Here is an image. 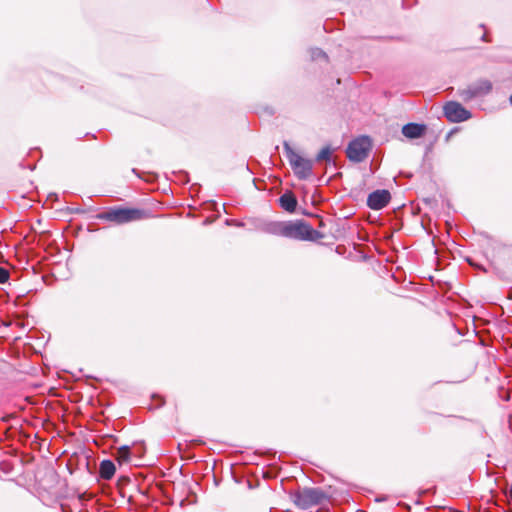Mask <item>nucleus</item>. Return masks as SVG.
Listing matches in <instances>:
<instances>
[{"label": "nucleus", "instance_id": "obj_19", "mask_svg": "<svg viewBox=\"0 0 512 512\" xmlns=\"http://www.w3.org/2000/svg\"><path fill=\"white\" fill-rule=\"evenodd\" d=\"M510 104L512 105V95L509 98Z\"/></svg>", "mask_w": 512, "mask_h": 512}, {"label": "nucleus", "instance_id": "obj_16", "mask_svg": "<svg viewBox=\"0 0 512 512\" xmlns=\"http://www.w3.org/2000/svg\"><path fill=\"white\" fill-rule=\"evenodd\" d=\"M9 271L3 267H0V284H4L9 280Z\"/></svg>", "mask_w": 512, "mask_h": 512}, {"label": "nucleus", "instance_id": "obj_14", "mask_svg": "<svg viewBox=\"0 0 512 512\" xmlns=\"http://www.w3.org/2000/svg\"><path fill=\"white\" fill-rule=\"evenodd\" d=\"M332 152H333V150L331 149L330 146L323 147L319 151V153L316 155L315 161H317V162H321V161L330 162L331 161V157H332Z\"/></svg>", "mask_w": 512, "mask_h": 512}, {"label": "nucleus", "instance_id": "obj_6", "mask_svg": "<svg viewBox=\"0 0 512 512\" xmlns=\"http://www.w3.org/2000/svg\"><path fill=\"white\" fill-rule=\"evenodd\" d=\"M492 88L493 85L491 81L487 79H479L468 85L466 88L459 89L458 95L463 101L469 102L471 100L487 96L492 91Z\"/></svg>", "mask_w": 512, "mask_h": 512}, {"label": "nucleus", "instance_id": "obj_2", "mask_svg": "<svg viewBox=\"0 0 512 512\" xmlns=\"http://www.w3.org/2000/svg\"><path fill=\"white\" fill-rule=\"evenodd\" d=\"M284 151L286 158L299 180H307L313 175V161L300 156L296 153L288 142H284Z\"/></svg>", "mask_w": 512, "mask_h": 512}, {"label": "nucleus", "instance_id": "obj_8", "mask_svg": "<svg viewBox=\"0 0 512 512\" xmlns=\"http://www.w3.org/2000/svg\"><path fill=\"white\" fill-rule=\"evenodd\" d=\"M390 199L388 190H376L368 195L367 205L372 210H380L389 203Z\"/></svg>", "mask_w": 512, "mask_h": 512}, {"label": "nucleus", "instance_id": "obj_12", "mask_svg": "<svg viewBox=\"0 0 512 512\" xmlns=\"http://www.w3.org/2000/svg\"><path fill=\"white\" fill-rule=\"evenodd\" d=\"M279 202L281 207L287 212H294L297 206V200L291 192L281 195Z\"/></svg>", "mask_w": 512, "mask_h": 512}, {"label": "nucleus", "instance_id": "obj_1", "mask_svg": "<svg viewBox=\"0 0 512 512\" xmlns=\"http://www.w3.org/2000/svg\"><path fill=\"white\" fill-rule=\"evenodd\" d=\"M146 216L147 213L142 209L116 207L99 213L97 218L116 224H125L144 219Z\"/></svg>", "mask_w": 512, "mask_h": 512}, {"label": "nucleus", "instance_id": "obj_11", "mask_svg": "<svg viewBox=\"0 0 512 512\" xmlns=\"http://www.w3.org/2000/svg\"><path fill=\"white\" fill-rule=\"evenodd\" d=\"M116 468L111 460H103L100 463L99 475L104 480H110L115 474Z\"/></svg>", "mask_w": 512, "mask_h": 512}, {"label": "nucleus", "instance_id": "obj_15", "mask_svg": "<svg viewBox=\"0 0 512 512\" xmlns=\"http://www.w3.org/2000/svg\"><path fill=\"white\" fill-rule=\"evenodd\" d=\"M311 58L313 60H317L320 58L327 59V55L323 50H321L319 48H314L311 50Z\"/></svg>", "mask_w": 512, "mask_h": 512}, {"label": "nucleus", "instance_id": "obj_10", "mask_svg": "<svg viewBox=\"0 0 512 512\" xmlns=\"http://www.w3.org/2000/svg\"><path fill=\"white\" fill-rule=\"evenodd\" d=\"M426 126L418 123H408L403 126L402 134L409 139L420 138L424 135Z\"/></svg>", "mask_w": 512, "mask_h": 512}, {"label": "nucleus", "instance_id": "obj_5", "mask_svg": "<svg viewBox=\"0 0 512 512\" xmlns=\"http://www.w3.org/2000/svg\"><path fill=\"white\" fill-rule=\"evenodd\" d=\"M371 148L370 138L368 136H360L348 144L346 155L350 161L360 163L368 157Z\"/></svg>", "mask_w": 512, "mask_h": 512}, {"label": "nucleus", "instance_id": "obj_3", "mask_svg": "<svg viewBox=\"0 0 512 512\" xmlns=\"http://www.w3.org/2000/svg\"><path fill=\"white\" fill-rule=\"evenodd\" d=\"M291 498L297 507L305 510L321 504L327 496L321 488H304L293 493Z\"/></svg>", "mask_w": 512, "mask_h": 512}, {"label": "nucleus", "instance_id": "obj_4", "mask_svg": "<svg viewBox=\"0 0 512 512\" xmlns=\"http://www.w3.org/2000/svg\"><path fill=\"white\" fill-rule=\"evenodd\" d=\"M318 236L319 232L314 230L304 221L284 222L283 237L295 240L311 241L317 239Z\"/></svg>", "mask_w": 512, "mask_h": 512}, {"label": "nucleus", "instance_id": "obj_9", "mask_svg": "<svg viewBox=\"0 0 512 512\" xmlns=\"http://www.w3.org/2000/svg\"><path fill=\"white\" fill-rule=\"evenodd\" d=\"M257 230L264 232L266 234L282 236L284 231V222L277 221H269V222H260L256 226Z\"/></svg>", "mask_w": 512, "mask_h": 512}, {"label": "nucleus", "instance_id": "obj_18", "mask_svg": "<svg viewBox=\"0 0 512 512\" xmlns=\"http://www.w3.org/2000/svg\"><path fill=\"white\" fill-rule=\"evenodd\" d=\"M509 495L512 498V483H511V486H510Z\"/></svg>", "mask_w": 512, "mask_h": 512}, {"label": "nucleus", "instance_id": "obj_13", "mask_svg": "<svg viewBox=\"0 0 512 512\" xmlns=\"http://www.w3.org/2000/svg\"><path fill=\"white\" fill-rule=\"evenodd\" d=\"M130 455H131L130 447L127 445H123L120 448H118V450H117L116 460L120 464L127 463L130 461Z\"/></svg>", "mask_w": 512, "mask_h": 512}, {"label": "nucleus", "instance_id": "obj_7", "mask_svg": "<svg viewBox=\"0 0 512 512\" xmlns=\"http://www.w3.org/2000/svg\"><path fill=\"white\" fill-rule=\"evenodd\" d=\"M443 112L448 121L452 123L463 122L472 117L471 112L456 101L447 102L443 107Z\"/></svg>", "mask_w": 512, "mask_h": 512}, {"label": "nucleus", "instance_id": "obj_17", "mask_svg": "<svg viewBox=\"0 0 512 512\" xmlns=\"http://www.w3.org/2000/svg\"><path fill=\"white\" fill-rule=\"evenodd\" d=\"M233 223L237 227H242L244 225L242 222H239V221H233Z\"/></svg>", "mask_w": 512, "mask_h": 512}]
</instances>
